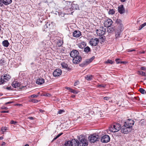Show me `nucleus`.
Masks as SVG:
<instances>
[{"instance_id":"1","label":"nucleus","mask_w":146,"mask_h":146,"mask_svg":"<svg viewBox=\"0 0 146 146\" xmlns=\"http://www.w3.org/2000/svg\"><path fill=\"white\" fill-rule=\"evenodd\" d=\"M79 146H87L88 143L87 139L85 137L82 135L78 138Z\"/></svg>"},{"instance_id":"2","label":"nucleus","mask_w":146,"mask_h":146,"mask_svg":"<svg viewBox=\"0 0 146 146\" xmlns=\"http://www.w3.org/2000/svg\"><path fill=\"white\" fill-rule=\"evenodd\" d=\"M127 124H125L121 127V131L122 133L127 134L129 132L131 131L132 128L128 126Z\"/></svg>"},{"instance_id":"3","label":"nucleus","mask_w":146,"mask_h":146,"mask_svg":"<svg viewBox=\"0 0 146 146\" xmlns=\"http://www.w3.org/2000/svg\"><path fill=\"white\" fill-rule=\"evenodd\" d=\"M88 139L90 142L94 143L99 140V136L98 135L94 134L89 136Z\"/></svg>"},{"instance_id":"4","label":"nucleus","mask_w":146,"mask_h":146,"mask_svg":"<svg viewBox=\"0 0 146 146\" xmlns=\"http://www.w3.org/2000/svg\"><path fill=\"white\" fill-rule=\"evenodd\" d=\"M64 8L65 9L67 10L68 13H67L68 14H70V8H71L72 3L70 1H66L64 4Z\"/></svg>"},{"instance_id":"5","label":"nucleus","mask_w":146,"mask_h":146,"mask_svg":"<svg viewBox=\"0 0 146 146\" xmlns=\"http://www.w3.org/2000/svg\"><path fill=\"white\" fill-rule=\"evenodd\" d=\"M106 29L103 27H100L98 29L96 30V33L99 36H102L105 34Z\"/></svg>"},{"instance_id":"6","label":"nucleus","mask_w":146,"mask_h":146,"mask_svg":"<svg viewBox=\"0 0 146 146\" xmlns=\"http://www.w3.org/2000/svg\"><path fill=\"white\" fill-rule=\"evenodd\" d=\"M94 57H93L91 58L88 59L86 60L85 61L83 62L82 63L80 64L79 65L82 67H84L88 64L91 62L94 59Z\"/></svg>"},{"instance_id":"7","label":"nucleus","mask_w":146,"mask_h":146,"mask_svg":"<svg viewBox=\"0 0 146 146\" xmlns=\"http://www.w3.org/2000/svg\"><path fill=\"white\" fill-rule=\"evenodd\" d=\"M110 138L109 136L108 135H105L102 137L101 140L103 143H106L110 141Z\"/></svg>"},{"instance_id":"8","label":"nucleus","mask_w":146,"mask_h":146,"mask_svg":"<svg viewBox=\"0 0 146 146\" xmlns=\"http://www.w3.org/2000/svg\"><path fill=\"white\" fill-rule=\"evenodd\" d=\"M82 60L81 57L79 55L74 58L73 59V62L74 64H77L79 63Z\"/></svg>"},{"instance_id":"9","label":"nucleus","mask_w":146,"mask_h":146,"mask_svg":"<svg viewBox=\"0 0 146 146\" xmlns=\"http://www.w3.org/2000/svg\"><path fill=\"white\" fill-rule=\"evenodd\" d=\"M113 23L112 20L110 19H108L104 22V26L106 27H110Z\"/></svg>"},{"instance_id":"10","label":"nucleus","mask_w":146,"mask_h":146,"mask_svg":"<svg viewBox=\"0 0 146 146\" xmlns=\"http://www.w3.org/2000/svg\"><path fill=\"white\" fill-rule=\"evenodd\" d=\"M62 73V71L60 69H57L54 71L53 74L54 76L56 77L60 76Z\"/></svg>"},{"instance_id":"11","label":"nucleus","mask_w":146,"mask_h":146,"mask_svg":"<svg viewBox=\"0 0 146 146\" xmlns=\"http://www.w3.org/2000/svg\"><path fill=\"white\" fill-rule=\"evenodd\" d=\"M99 43V40L97 38H92L90 42V44L92 46H96Z\"/></svg>"},{"instance_id":"12","label":"nucleus","mask_w":146,"mask_h":146,"mask_svg":"<svg viewBox=\"0 0 146 146\" xmlns=\"http://www.w3.org/2000/svg\"><path fill=\"white\" fill-rule=\"evenodd\" d=\"M70 54L71 57L73 58L79 55V53L78 50H74L71 52Z\"/></svg>"},{"instance_id":"13","label":"nucleus","mask_w":146,"mask_h":146,"mask_svg":"<svg viewBox=\"0 0 146 146\" xmlns=\"http://www.w3.org/2000/svg\"><path fill=\"white\" fill-rule=\"evenodd\" d=\"M79 10V7L78 5L77 4L72 3L71 8H70V13L72 14L73 12L72 11L73 10Z\"/></svg>"},{"instance_id":"14","label":"nucleus","mask_w":146,"mask_h":146,"mask_svg":"<svg viewBox=\"0 0 146 146\" xmlns=\"http://www.w3.org/2000/svg\"><path fill=\"white\" fill-rule=\"evenodd\" d=\"M134 121L133 120L131 119H129L126 122H125V124H127V125L128 126L131 128H132V126L134 125Z\"/></svg>"},{"instance_id":"15","label":"nucleus","mask_w":146,"mask_h":146,"mask_svg":"<svg viewBox=\"0 0 146 146\" xmlns=\"http://www.w3.org/2000/svg\"><path fill=\"white\" fill-rule=\"evenodd\" d=\"M118 10L119 12L121 14L125 13V11L123 5H121L118 7Z\"/></svg>"},{"instance_id":"16","label":"nucleus","mask_w":146,"mask_h":146,"mask_svg":"<svg viewBox=\"0 0 146 146\" xmlns=\"http://www.w3.org/2000/svg\"><path fill=\"white\" fill-rule=\"evenodd\" d=\"M81 35V32L79 31L75 30L73 33V36L76 38H78Z\"/></svg>"},{"instance_id":"17","label":"nucleus","mask_w":146,"mask_h":146,"mask_svg":"<svg viewBox=\"0 0 146 146\" xmlns=\"http://www.w3.org/2000/svg\"><path fill=\"white\" fill-rule=\"evenodd\" d=\"M113 127L115 132H117L121 129L120 125L119 123H115L113 125Z\"/></svg>"},{"instance_id":"18","label":"nucleus","mask_w":146,"mask_h":146,"mask_svg":"<svg viewBox=\"0 0 146 146\" xmlns=\"http://www.w3.org/2000/svg\"><path fill=\"white\" fill-rule=\"evenodd\" d=\"M71 143V146H79V141L75 139H72L70 141Z\"/></svg>"},{"instance_id":"19","label":"nucleus","mask_w":146,"mask_h":146,"mask_svg":"<svg viewBox=\"0 0 146 146\" xmlns=\"http://www.w3.org/2000/svg\"><path fill=\"white\" fill-rule=\"evenodd\" d=\"M1 77L5 82L9 80L10 78L9 75L6 74H4L3 76H1Z\"/></svg>"},{"instance_id":"20","label":"nucleus","mask_w":146,"mask_h":146,"mask_svg":"<svg viewBox=\"0 0 146 146\" xmlns=\"http://www.w3.org/2000/svg\"><path fill=\"white\" fill-rule=\"evenodd\" d=\"M44 79L42 78H38L36 81V83L38 84H42L44 83Z\"/></svg>"},{"instance_id":"21","label":"nucleus","mask_w":146,"mask_h":146,"mask_svg":"<svg viewBox=\"0 0 146 146\" xmlns=\"http://www.w3.org/2000/svg\"><path fill=\"white\" fill-rule=\"evenodd\" d=\"M11 85L13 87L16 88L19 86L20 85V84L16 81H14L12 84Z\"/></svg>"},{"instance_id":"22","label":"nucleus","mask_w":146,"mask_h":146,"mask_svg":"<svg viewBox=\"0 0 146 146\" xmlns=\"http://www.w3.org/2000/svg\"><path fill=\"white\" fill-rule=\"evenodd\" d=\"M3 45L5 47H7L9 45V43L7 40H5L2 42Z\"/></svg>"},{"instance_id":"23","label":"nucleus","mask_w":146,"mask_h":146,"mask_svg":"<svg viewBox=\"0 0 146 146\" xmlns=\"http://www.w3.org/2000/svg\"><path fill=\"white\" fill-rule=\"evenodd\" d=\"M12 0H3V3L5 5L10 4L12 2Z\"/></svg>"},{"instance_id":"24","label":"nucleus","mask_w":146,"mask_h":146,"mask_svg":"<svg viewBox=\"0 0 146 146\" xmlns=\"http://www.w3.org/2000/svg\"><path fill=\"white\" fill-rule=\"evenodd\" d=\"M85 78L88 80H90L93 79V76L92 75H87L85 77Z\"/></svg>"},{"instance_id":"25","label":"nucleus","mask_w":146,"mask_h":146,"mask_svg":"<svg viewBox=\"0 0 146 146\" xmlns=\"http://www.w3.org/2000/svg\"><path fill=\"white\" fill-rule=\"evenodd\" d=\"M121 33L119 31H117L116 32L115 36V38L117 39L118 38L121 37Z\"/></svg>"},{"instance_id":"26","label":"nucleus","mask_w":146,"mask_h":146,"mask_svg":"<svg viewBox=\"0 0 146 146\" xmlns=\"http://www.w3.org/2000/svg\"><path fill=\"white\" fill-rule=\"evenodd\" d=\"M114 129L113 125L109 128V131L108 132V133H109V131L110 132H115V130H114Z\"/></svg>"},{"instance_id":"27","label":"nucleus","mask_w":146,"mask_h":146,"mask_svg":"<svg viewBox=\"0 0 146 146\" xmlns=\"http://www.w3.org/2000/svg\"><path fill=\"white\" fill-rule=\"evenodd\" d=\"M137 74L139 75H141L143 76H146V74L144 72L138 71H137Z\"/></svg>"},{"instance_id":"28","label":"nucleus","mask_w":146,"mask_h":146,"mask_svg":"<svg viewBox=\"0 0 146 146\" xmlns=\"http://www.w3.org/2000/svg\"><path fill=\"white\" fill-rule=\"evenodd\" d=\"M115 11L113 9H110L108 13L109 15H113L115 13Z\"/></svg>"},{"instance_id":"29","label":"nucleus","mask_w":146,"mask_h":146,"mask_svg":"<svg viewBox=\"0 0 146 146\" xmlns=\"http://www.w3.org/2000/svg\"><path fill=\"white\" fill-rule=\"evenodd\" d=\"M90 47L88 46H87L84 48V51L86 52H88L90 51Z\"/></svg>"},{"instance_id":"30","label":"nucleus","mask_w":146,"mask_h":146,"mask_svg":"<svg viewBox=\"0 0 146 146\" xmlns=\"http://www.w3.org/2000/svg\"><path fill=\"white\" fill-rule=\"evenodd\" d=\"M63 44V42L60 40H58L57 43V45L58 46H60Z\"/></svg>"},{"instance_id":"31","label":"nucleus","mask_w":146,"mask_h":146,"mask_svg":"<svg viewBox=\"0 0 146 146\" xmlns=\"http://www.w3.org/2000/svg\"><path fill=\"white\" fill-rule=\"evenodd\" d=\"M8 130V128L6 127H3L1 128V130L3 133L4 132H6V131Z\"/></svg>"},{"instance_id":"32","label":"nucleus","mask_w":146,"mask_h":146,"mask_svg":"<svg viewBox=\"0 0 146 146\" xmlns=\"http://www.w3.org/2000/svg\"><path fill=\"white\" fill-rule=\"evenodd\" d=\"M146 25V22L144 23L143 24L141 25L138 28L139 30H141L143 27Z\"/></svg>"},{"instance_id":"33","label":"nucleus","mask_w":146,"mask_h":146,"mask_svg":"<svg viewBox=\"0 0 146 146\" xmlns=\"http://www.w3.org/2000/svg\"><path fill=\"white\" fill-rule=\"evenodd\" d=\"M50 23L47 22L45 25L44 26V29H46L47 28H50Z\"/></svg>"},{"instance_id":"34","label":"nucleus","mask_w":146,"mask_h":146,"mask_svg":"<svg viewBox=\"0 0 146 146\" xmlns=\"http://www.w3.org/2000/svg\"><path fill=\"white\" fill-rule=\"evenodd\" d=\"M114 62L113 61L110 60H107L105 62V63H109L111 64H113Z\"/></svg>"},{"instance_id":"35","label":"nucleus","mask_w":146,"mask_h":146,"mask_svg":"<svg viewBox=\"0 0 146 146\" xmlns=\"http://www.w3.org/2000/svg\"><path fill=\"white\" fill-rule=\"evenodd\" d=\"M113 31V29L111 27L108 28L107 30V32L109 33H111Z\"/></svg>"},{"instance_id":"36","label":"nucleus","mask_w":146,"mask_h":146,"mask_svg":"<svg viewBox=\"0 0 146 146\" xmlns=\"http://www.w3.org/2000/svg\"><path fill=\"white\" fill-rule=\"evenodd\" d=\"M139 91L142 94H145V90L143 88H140L139 90Z\"/></svg>"},{"instance_id":"37","label":"nucleus","mask_w":146,"mask_h":146,"mask_svg":"<svg viewBox=\"0 0 146 146\" xmlns=\"http://www.w3.org/2000/svg\"><path fill=\"white\" fill-rule=\"evenodd\" d=\"M71 143L70 141H67L66 143L65 144L66 146H71Z\"/></svg>"},{"instance_id":"38","label":"nucleus","mask_w":146,"mask_h":146,"mask_svg":"<svg viewBox=\"0 0 146 146\" xmlns=\"http://www.w3.org/2000/svg\"><path fill=\"white\" fill-rule=\"evenodd\" d=\"M61 65L62 67L63 68H67V67L68 66V65L67 64H66L65 63H62L61 64Z\"/></svg>"},{"instance_id":"39","label":"nucleus","mask_w":146,"mask_h":146,"mask_svg":"<svg viewBox=\"0 0 146 146\" xmlns=\"http://www.w3.org/2000/svg\"><path fill=\"white\" fill-rule=\"evenodd\" d=\"M5 82L3 80L1 76L0 78V85H1L2 84H4Z\"/></svg>"},{"instance_id":"40","label":"nucleus","mask_w":146,"mask_h":146,"mask_svg":"<svg viewBox=\"0 0 146 146\" xmlns=\"http://www.w3.org/2000/svg\"><path fill=\"white\" fill-rule=\"evenodd\" d=\"M63 134V133H62L57 135L55 138H54V139L55 140L60 136Z\"/></svg>"},{"instance_id":"41","label":"nucleus","mask_w":146,"mask_h":146,"mask_svg":"<svg viewBox=\"0 0 146 146\" xmlns=\"http://www.w3.org/2000/svg\"><path fill=\"white\" fill-rule=\"evenodd\" d=\"M65 112V111L64 110H60L58 112V113L59 114H61L62 113Z\"/></svg>"},{"instance_id":"42","label":"nucleus","mask_w":146,"mask_h":146,"mask_svg":"<svg viewBox=\"0 0 146 146\" xmlns=\"http://www.w3.org/2000/svg\"><path fill=\"white\" fill-rule=\"evenodd\" d=\"M70 92L76 94L78 93V91H76L75 90H73L72 89L71 90Z\"/></svg>"},{"instance_id":"43","label":"nucleus","mask_w":146,"mask_h":146,"mask_svg":"<svg viewBox=\"0 0 146 146\" xmlns=\"http://www.w3.org/2000/svg\"><path fill=\"white\" fill-rule=\"evenodd\" d=\"M111 98V97H105L104 98V99L106 100H109Z\"/></svg>"},{"instance_id":"44","label":"nucleus","mask_w":146,"mask_h":146,"mask_svg":"<svg viewBox=\"0 0 146 146\" xmlns=\"http://www.w3.org/2000/svg\"><path fill=\"white\" fill-rule=\"evenodd\" d=\"M53 0H46V2L48 4L51 3L53 2Z\"/></svg>"},{"instance_id":"45","label":"nucleus","mask_w":146,"mask_h":146,"mask_svg":"<svg viewBox=\"0 0 146 146\" xmlns=\"http://www.w3.org/2000/svg\"><path fill=\"white\" fill-rule=\"evenodd\" d=\"M120 59L119 58L116 59H115V62L117 64L120 63L121 61H120Z\"/></svg>"},{"instance_id":"46","label":"nucleus","mask_w":146,"mask_h":146,"mask_svg":"<svg viewBox=\"0 0 146 146\" xmlns=\"http://www.w3.org/2000/svg\"><path fill=\"white\" fill-rule=\"evenodd\" d=\"M17 123V122L12 120L11 121V124H16Z\"/></svg>"},{"instance_id":"47","label":"nucleus","mask_w":146,"mask_h":146,"mask_svg":"<svg viewBox=\"0 0 146 146\" xmlns=\"http://www.w3.org/2000/svg\"><path fill=\"white\" fill-rule=\"evenodd\" d=\"M4 63V60H1L0 61V65L1 66H2L3 64V63Z\"/></svg>"},{"instance_id":"48","label":"nucleus","mask_w":146,"mask_h":146,"mask_svg":"<svg viewBox=\"0 0 146 146\" xmlns=\"http://www.w3.org/2000/svg\"><path fill=\"white\" fill-rule=\"evenodd\" d=\"M81 44L84 47L86 45V42L83 41L81 42Z\"/></svg>"},{"instance_id":"49","label":"nucleus","mask_w":146,"mask_h":146,"mask_svg":"<svg viewBox=\"0 0 146 146\" xmlns=\"http://www.w3.org/2000/svg\"><path fill=\"white\" fill-rule=\"evenodd\" d=\"M38 95H35L33 94L32 95H31V96L32 97V98H36L38 96Z\"/></svg>"},{"instance_id":"50","label":"nucleus","mask_w":146,"mask_h":146,"mask_svg":"<svg viewBox=\"0 0 146 146\" xmlns=\"http://www.w3.org/2000/svg\"><path fill=\"white\" fill-rule=\"evenodd\" d=\"M32 102H33V103H37L38 102V101L37 100H35V99H34V100H31Z\"/></svg>"},{"instance_id":"51","label":"nucleus","mask_w":146,"mask_h":146,"mask_svg":"<svg viewBox=\"0 0 146 146\" xmlns=\"http://www.w3.org/2000/svg\"><path fill=\"white\" fill-rule=\"evenodd\" d=\"M79 81H76L74 83V86H76L77 85H78L79 84Z\"/></svg>"},{"instance_id":"52","label":"nucleus","mask_w":146,"mask_h":146,"mask_svg":"<svg viewBox=\"0 0 146 146\" xmlns=\"http://www.w3.org/2000/svg\"><path fill=\"white\" fill-rule=\"evenodd\" d=\"M9 111H2L1 112V113H9Z\"/></svg>"},{"instance_id":"53","label":"nucleus","mask_w":146,"mask_h":146,"mask_svg":"<svg viewBox=\"0 0 146 146\" xmlns=\"http://www.w3.org/2000/svg\"><path fill=\"white\" fill-rule=\"evenodd\" d=\"M3 1L2 0H0V7H2L3 5Z\"/></svg>"},{"instance_id":"54","label":"nucleus","mask_w":146,"mask_h":146,"mask_svg":"<svg viewBox=\"0 0 146 146\" xmlns=\"http://www.w3.org/2000/svg\"><path fill=\"white\" fill-rule=\"evenodd\" d=\"M98 87H105L106 86V85L104 84H100L98 85Z\"/></svg>"},{"instance_id":"55","label":"nucleus","mask_w":146,"mask_h":146,"mask_svg":"<svg viewBox=\"0 0 146 146\" xmlns=\"http://www.w3.org/2000/svg\"><path fill=\"white\" fill-rule=\"evenodd\" d=\"M141 69L142 70H146V68L144 67H142L141 68Z\"/></svg>"},{"instance_id":"56","label":"nucleus","mask_w":146,"mask_h":146,"mask_svg":"<svg viewBox=\"0 0 146 146\" xmlns=\"http://www.w3.org/2000/svg\"><path fill=\"white\" fill-rule=\"evenodd\" d=\"M51 96V94L49 93L46 94L45 95V96L47 97H50Z\"/></svg>"},{"instance_id":"57","label":"nucleus","mask_w":146,"mask_h":146,"mask_svg":"<svg viewBox=\"0 0 146 146\" xmlns=\"http://www.w3.org/2000/svg\"><path fill=\"white\" fill-rule=\"evenodd\" d=\"M135 51V50L134 49H129L128 50V52H133V51Z\"/></svg>"},{"instance_id":"58","label":"nucleus","mask_w":146,"mask_h":146,"mask_svg":"<svg viewBox=\"0 0 146 146\" xmlns=\"http://www.w3.org/2000/svg\"><path fill=\"white\" fill-rule=\"evenodd\" d=\"M1 108L2 109H4V110H7L8 109L7 107H4V106L2 107Z\"/></svg>"},{"instance_id":"59","label":"nucleus","mask_w":146,"mask_h":146,"mask_svg":"<svg viewBox=\"0 0 146 146\" xmlns=\"http://www.w3.org/2000/svg\"><path fill=\"white\" fill-rule=\"evenodd\" d=\"M78 46L80 48L82 49L83 48V47H84L83 46H82V45L81 44H80V45H79Z\"/></svg>"},{"instance_id":"60","label":"nucleus","mask_w":146,"mask_h":146,"mask_svg":"<svg viewBox=\"0 0 146 146\" xmlns=\"http://www.w3.org/2000/svg\"><path fill=\"white\" fill-rule=\"evenodd\" d=\"M66 89H67V90H69L70 91H71V90L72 89L71 88H70V87H66Z\"/></svg>"},{"instance_id":"61","label":"nucleus","mask_w":146,"mask_h":146,"mask_svg":"<svg viewBox=\"0 0 146 146\" xmlns=\"http://www.w3.org/2000/svg\"><path fill=\"white\" fill-rule=\"evenodd\" d=\"M12 102H8L6 103L5 104L6 105H7V104H11V103H12Z\"/></svg>"},{"instance_id":"62","label":"nucleus","mask_w":146,"mask_h":146,"mask_svg":"<svg viewBox=\"0 0 146 146\" xmlns=\"http://www.w3.org/2000/svg\"><path fill=\"white\" fill-rule=\"evenodd\" d=\"M5 143L4 142H3L2 143V144H1V145L2 146H4V145H5Z\"/></svg>"},{"instance_id":"63","label":"nucleus","mask_w":146,"mask_h":146,"mask_svg":"<svg viewBox=\"0 0 146 146\" xmlns=\"http://www.w3.org/2000/svg\"><path fill=\"white\" fill-rule=\"evenodd\" d=\"M29 118L31 120H33V118L32 117H29Z\"/></svg>"},{"instance_id":"64","label":"nucleus","mask_w":146,"mask_h":146,"mask_svg":"<svg viewBox=\"0 0 146 146\" xmlns=\"http://www.w3.org/2000/svg\"><path fill=\"white\" fill-rule=\"evenodd\" d=\"M125 63H126V62H125V61H121L120 62V64H121V63L125 64Z\"/></svg>"}]
</instances>
